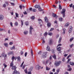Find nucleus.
Instances as JSON below:
<instances>
[{
  "instance_id": "nucleus-1",
  "label": "nucleus",
  "mask_w": 74,
  "mask_h": 74,
  "mask_svg": "<svg viewBox=\"0 0 74 74\" xmlns=\"http://www.w3.org/2000/svg\"><path fill=\"white\" fill-rule=\"evenodd\" d=\"M65 12H66V10L65 9H62V12H61V13L62 14L63 17L64 18L65 17Z\"/></svg>"
},
{
  "instance_id": "nucleus-2",
  "label": "nucleus",
  "mask_w": 74,
  "mask_h": 74,
  "mask_svg": "<svg viewBox=\"0 0 74 74\" xmlns=\"http://www.w3.org/2000/svg\"><path fill=\"white\" fill-rule=\"evenodd\" d=\"M61 63V61H60L59 62L56 61L55 62V64L56 66H59Z\"/></svg>"
},
{
  "instance_id": "nucleus-3",
  "label": "nucleus",
  "mask_w": 74,
  "mask_h": 74,
  "mask_svg": "<svg viewBox=\"0 0 74 74\" xmlns=\"http://www.w3.org/2000/svg\"><path fill=\"white\" fill-rule=\"evenodd\" d=\"M33 29V28L32 27V26H30L29 29V34H32V30Z\"/></svg>"
},
{
  "instance_id": "nucleus-4",
  "label": "nucleus",
  "mask_w": 74,
  "mask_h": 74,
  "mask_svg": "<svg viewBox=\"0 0 74 74\" xmlns=\"http://www.w3.org/2000/svg\"><path fill=\"white\" fill-rule=\"evenodd\" d=\"M73 30V27L71 26H70L69 27V33H71Z\"/></svg>"
},
{
  "instance_id": "nucleus-5",
  "label": "nucleus",
  "mask_w": 74,
  "mask_h": 74,
  "mask_svg": "<svg viewBox=\"0 0 74 74\" xmlns=\"http://www.w3.org/2000/svg\"><path fill=\"white\" fill-rule=\"evenodd\" d=\"M47 52L44 53L42 56V58H46V55H47Z\"/></svg>"
},
{
  "instance_id": "nucleus-6",
  "label": "nucleus",
  "mask_w": 74,
  "mask_h": 74,
  "mask_svg": "<svg viewBox=\"0 0 74 74\" xmlns=\"http://www.w3.org/2000/svg\"><path fill=\"white\" fill-rule=\"evenodd\" d=\"M20 73L19 72L17 71V70H15L13 72L12 74H20Z\"/></svg>"
},
{
  "instance_id": "nucleus-7",
  "label": "nucleus",
  "mask_w": 74,
  "mask_h": 74,
  "mask_svg": "<svg viewBox=\"0 0 74 74\" xmlns=\"http://www.w3.org/2000/svg\"><path fill=\"white\" fill-rule=\"evenodd\" d=\"M35 68L36 70H39V69H41V66H40L39 65H37L36 66Z\"/></svg>"
},
{
  "instance_id": "nucleus-8",
  "label": "nucleus",
  "mask_w": 74,
  "mask_h": 74,
  "mask_svg": "<svg viewBox=\"0 0 74 74\" xmlns=\"http://www.w3.org/2000/svg\"><path fill=\"white\" fill-rule=\"evenodd\" d=\"M4 16L2 15H0V20L2 21V20H3V19H4Z\"/></svg>"
},
{
  "instance_id": "nucleus-9",
  "label": "nucleus",
  "mask_w": 74,
  "mask_h": 74,
  "mask_svg": "<svg viewBox=\"0 0 74 74\" xmlns=\"http://www.w3.org/2000/svg\"><path fill=\"white\" fill-rule=\"evenodd\" d=\"M34 7L35 8H40V5H36L34 6Z\"/></svg>"
},
{
  "instance_id": "nucleus-10",
  "label": "nucleus",
  "mask_w": 74,
  "mask_h": 74,
  "mask_svg": "<svg viewBox=\"0 0 74 74\" xmlns=\"http://www.w3.org/2000/svg\"><path fill=\"white\" fill-rule=\"evenodd\" d=\"M52 16L54 18H55V17L56 18H58V16H56V14H55L54 13H53L52 14Z\"/></svg>"
},
{
  "instance_id": "nucleus-11",
  "label": "nucleus",
  "mask_w": 74,
  "mask_h": 74,
  "mask_svg": "<svg viewBox=\"0 0 74 74\" xmlns=\"http://www.w3.org/2000/svg\"><path fill=\"white\" fill-rule=\"evenodd\" d=\"M46 49L47 51H51V50L50 49V48L49 46H47L46 48Z\"/></svg>"
},
{
  "instance_id": "nucleus-12",
  "label": "nucleus",
  "mask_w": 74,
  "mask_h": 74,
  "mask_svg": "<svg viewBox=\"0 0 74 74\" xmlns=\"http://www.w3.org/2000/svg\"><path fill=\"white\" fill-rule=\"evenodd\" d=\"M49 45H51V44H52V39H50L49 40Z\"/></svg>"
},
{
  "instance_id": "nucleus-13",
  "label": "nucleus",
  "mask_w": 74,
  "mask_h": 74,
  "mask_svg": "<svg viewBox=\"0 0 74 74\" xmlns=\"http://www.w3.org/2000/svg\"><path fill=\"white\" fill-rule=\"evenodd\" d=\"M45 22H48V18H47V17H46L45 18Z\"/></svg>"
},
{
  "instance_id": "nucleus-14",
  "label": "nucleus",
  "mask_w": 74,
  "mask_h": 74,
  "mask_svg": "<svg viewBox=\"0 0 74 74\" xmlns=\"http://www.w3.org/2000/svg\"><path fill=\"white\" fill-rule=\"evenodd\" d=\"M38 21H39V24H41V22H42V20L40 19H38Z\"/></svg>"
},
{
  "instance_id": "nucleus-15",
  "label": "nucleus",
  "mask_w": 74,
  "mask_h": 74,
  "mask_svg": "<svg viewBox=\"0 0 74 74\" xmlns=\"http://www.w3.org/2000/svg\"><path fill=\"white\" fill-rule=\"evenodd\" d=\"M16 67L15 66H13L12 67V70H16Z\"/></svg>"
},
{
  "instance_id": "nucleus-16",
  "label": "nucleus",
  "mask_w": 74,
  "mask_h": 74,
  "mask_svg": "<svg viewBox=\"0 0 74 74\" xmlns=\"http://www.w3.org/2000/svg\"><path fill=\"white\" fill-rule=\"evenodd\" d=\"M47 25L48 27H50L51 25V24L50 23H48Z\"/></svg>"
},
{
  "instance_id": "nucleus-17",
  "label": "nucleus",
  "mask_w": 74,
  "mask_h": 74,
  "mask_svg": "<svg viewBox=\"0 0 74 74\" xmlns=\"http://www.w3.org/2000/svg\"><path fill=\"white\" fill-rule=\"evenodd\" d=\"M28 33V32L27 31H25L24 32V34H25V35L27 34Z\"/></svg>"
},
{
  "instance_id": "nucleus-18",
  "label": "nucleus",
  "mask_w": 74,
  "mask_h": 74,
  "mask_svg": "<svg viewBox=\"0 0 74 74\" xmlns=\"http://www.w3.org/2000/svg\"><path fill=\"white\" fill-rule=\"evenodd\" d=\"M57 50L58 51H60V47H58L57 46Z\"/></svg>"
},
{
  "instance_id": "nucleus-19",
  "label": "nucleus",
  "mask_w": 74,
  "mask_h": 74,
  "mask_svg": "<svg viewBox=\"0 0 74 74\" xmlns=\"http://www.w3.org/2000/svg\"><path fill=\"white\" fill-rule=\"evenodd\" d=\"M70 24L69 23H66L65 25V27H67V26H69V24Z\"/></svg>"
},
{
  "instance_id": "nucleus-20",
  "label": "nucleus",
  "mask_w": 74,
  "mask_h": 74,
  "mask_svg": "<svg viewBox=\"0 0 74 74\" xmlns=\"http://www.w3.org/2000/svg\"><path fill=\"white\" fill-rule=\"evenodd\" d=\"M31 56H33V50H32V49H31Z\"/></svg>"
},
{
  "instance_id": "nucleus-21",
  "label": "nucleus",
  "mask_w": 74,
  "mask_h": 74,
  "mask_svg": "<svg viewBox=\"0 0 74 74\" xmlns=\"http://www.w3.org/2000/svg\"><path fill=\"white\" fill-rule=\"evenodd\" d=\"M69 64L72 66H74V63L72 62H70Z\"/></svg>"
},
{
  "instance_id": "nucleus-22",
  "label": "nucleus",
  "mask_w": 74,
  "mask_h": 74,
  "mask_svg": "<svg viewBox=\"0 0 74 74\" xmlns=\"http://www.w3.org/2000/svg\"><path fill=\"white\" fill-rule=\"evenodd\" d=\"M2 55V56H3L5 58V57H7V55L5 54V53H3Z\"/></svg>"
},
{
  "instance_id": "nucleus-23",
  "label": "nucleus",
  "mask_w": 74,
  "mask_h": 74,
  "mask_svg": "<svg viewBox=\"0 0 74 74\" xmlns=\"http://www.w3.org/2000/svg\"><path fill=\"white\" fill-rule=\"evenodd\" d=\"M18 61V62H19V61H21V58L20 57H18L17 58Z\"/></svg>"
},
{
  "instance_id": "nucleus-24",
  "label": "nucleus",
  "mask_w": 74,
  "mask_h": 74,
  "mask_svg": "<svg viewBox=\"0 0 74 74\" xmlns=\"http://www.w3.org/2000/svg\"><path fill=\"white\" fill-rule=\"evenodd\" d=\"M50 61V60H47L45 62V64H47V63H48V62H49Z\"/></svg>"
},
{
  "instance_id": "nucleus-25",
  "label": "nucleus",
  "mask_w": 74,
  "mask_h": 74,
  "mask_svg": "<svg viewBox=\"0 0 74 74\" xmlns=\"http://www.w3.org/2000/svg\"><path fill=\"white\" fill-rule=\"evenodd\" d=\"M48 34L49 35V36H52L53 34L52 32H49L48 33Z\"/></svg>"
},
{
  "instance_id": "nucleus-26",
  "label": "nucleus",
  "mask_w": 74,
  "mask_h": 74,
  "mask_svg": "<svg viewBox=\"0 0 74 74\" xmlns=\"http://www.w3.org/2000/svg\"><path fill=\"white\" fill-rule=\"evenodd\" d=\"M4 45L6 47H8V43H4Z\"/></svg>"
},
{
  "instance_id": "nucleus-27",
  "label": "nucleus",
  "mask_w": 74,
  "mask_h": 74,
  "mask_svg": "<svg viewBox=\"0 0 74 74\" xmlns=\"http://www.w3.org/2000/svg\"><path fill=\"white\" fill-rule=\"evenodd\" d=\"M53 57L54 59H56V55L55 54L53 56Z\"/></svg>"
},
{
  "instance_id": "nucleus-28",
  "label": "nucleus",
  "mask_w": 74,
  "mask_h": 74,
  "mask_svg": "<svg viewBox=\"0 0 74 74\" xmlns=\"http://www.w3.org/2000/svg\"><path fill=\"white\" fill-rule=\"evenodd\" d=\"M61 40H62V38L60 37L59 39V40L58 41V43H60L61 42Z\"/></svg>"
},
{
  "instance_id": "nucleus-29",
  "label": "nucleus",
  "mask_w": 74,
  "mask_h": 74,
  "mask_svg": "<svg viewBox=\"0 0 74 74\" xmlns=\"http://www.w3.org/2000/svg\"><path fill=\"white\" fill-rule=\"evenodd\" d=\"M32 11H33V12H36L37 11V10H36V9H33Z\"/></svg>"
},
{
  "instance_id": "nucleus-30",
  "label": "nucleus",
  "mask_w": 74,
  "mask_h": 74,
  "mask_svg": "<svg viewBox=\"0 0 74 74\" xmlns=\"http://www.w3.org/2000/svg\"><path fill=\"white\" fill-rule=\"evenodd\" d=\"M11 50H12V49H15V46H14L13 47L10 48Z\"/></svg>"
},
{
  "instance_id": "nucleus-31",
  "label": "nucleus",
  "mask_w": 74,
  "mask_h": 74,
  "mask_svg": "<svg viewBox=\"0 0 74 74\" xmlns=\"http://www.w3.org/2000/svg\"><path fill=\"white\" fill-rule=\"evenodd\" d=\"M33 69V67H31L29 69L30 71H32V70Z\"/></svg>"
},
{
  "instance_id": "nucleus-32",
  "label": "nucleus",
  "mask_w": 74,
  "mask_h": 74,
  "mask_svg": "<svg viewBox=\"0 0 74 74\" xmlns=\"http://www.w3.org/2000/svg\"><path fill=\"white\" fill-rule=\"evenodd\" d=\"M63 30L64 31L63 32V34H65V30H66V29H65V28H64Z\"/></svg>"
},
{
  "instance_id": "nucleus-33",
  "label": "nucleus",
  "mask_w": 74,
  "mask_h": 74,
  "mask_svg": "<svg viewBox=\"0 0 74 74\" xmlns=\"http://www.w3.org/2000/svg\"><path fill=\"white\" fill-rule=\"evenodd\" d=\"M14 65V64L13 63V62H12L10 64V66L12 67Z\"/></svg>"
},
{
  "instance_id": "nucleus-34",
  "label": "nucleus",
  "mask_w": 74,
  "mask_h": 74,
  "mask_svg": "<svg viewBox=\"0 0 74 74\" xmlns=\"http://www.w3.org/2000/svg\"><path fill=\"white\" fill-rule=\"evenodd\" d=\"M59 9L60 10H62V6H61V5H59Z\"/></svg>"
},
{
  "instance_id": "nucleus-35",
  "label": "nucleus",
  "mask_w": 74,
  "mask_h": 74,
  "mask_svg": "<svg viewBox=\"0 0 74 74\" xmlns=\"http://www.w3.org/2000/svg\"><path fill=\"white\" fill-rule=\"evenodd\" d=\"M47 36V32H46L44 34V36L46 37Z\"/></svg>"
},
{
  "instance_id": "nucleus-36",
  "label": "nucleus",
  "mask_w": 74,
  "mask_h": 74,
  "mask_svg": "<svg viewBox=\"0 0 74 74\" xmlns=\"http://www.w3.org/2000/svg\"><path fill=\"white\" fill-rule=\"evenodd\" d=\"M62 20L63 18H59V21H62Z\"/></svg>"
},
{
  "instance_id": "nucleus-37",
  "label": "nucleus",
  "mask_w": 74,
  "mask_h": 74,
  "mask_svg": "<svg viewBox=\"0 0 74 74\" xmlns=\"http://www.w3.org/2000/svg\"><path fill=\"white\" fill-rule=\"evenodd\" d=\"M46 70H50V68L47 67V66H46Z\"/></svg>"
},
{
  "instance_id": "nucleus-38",
  "label": "nucleus",
  "mask_w": 74,
  "mask_h": 74,
  "mask_svg": "<svg viewBox=\"0 0 74 74\" xmlns=\"http://www.w3.org/2000/svg\"><path fill=\"white\" fill-rule=\"evenodd\" d=\"M14 25L16 26H18V22H16L14 23Z\"/></svg>"
},
{
  "instance_id": "nucleus-39",
  "label": "nucleus",
  "mask_w": 74,
  "mask_h": 74,
  "mask_svg": "<svg viewBox=\"0 0 74 74\" xmlns=\"http://www.w3.org/2000/svg\"><path fill=\"white\" fill-rule=\"evenodd\" d=\"M3 65L4 66L5 69V68L7 67V65H6L5 64H3Z\"/></svg>"
},
{
  "instance_id": "nucleus-40",
  "label": "nucleus",
  "mask_w": 74,
  "mask_h": 74,
  "mask_svg": "<svg viewBox=\"0 0 74 74\" xmlns=\"http://www.w3.org/2000/svg\"><path fill=\"white\" fill-rule=\"evenodd\" d=\"M38 10L39 11H42V10H41V8H40H40H38Z\"/></svg>"
},
{
  "instance_id": "nucleus-41",
  "label": "nucleus",
  "mask_w": 74,
  "mask_h": 74,
  "mask_svg": "<svg viewBox=\"0 0 74 74\" xmlns=\"http://www.w3.org/2000/svg\"><path fill=\"white\" fill-rule=\"evenodd\" d=\"M35 18V17H34V16H32L31 17V19L32 20H33V19H34Z\"/></svg>"
},
{
  "instance_id": "nucleus-42",
  "label": "nucleus",
  "mask_w": 74,
  "mask_h": 74,
  "mask_svg": "<svg viewBox=\"0 0 74 74\" xmlns=\"http://www.w3.org/2000/svg\"><path fill=\"white\" fill-rule=\"evenodd\" d=\"M25 24L26 26H28V25H29V23L28 22H25Z\"/></svg>"
},
{
  "instance_id": "nucleus-43",
  "label": "nucleus",
  "mask_w": 74,
  "mask_h": 74,
  "mask_svg": "<svg viewBox=\"0 0 74 74\" xmlns=\"http://www.w3.org/2000/svg\"><path fill=\"white\" fill-rule=\"evenodd\" d=\"M14 59H15V57H14V56H13L12 58V62H14Z\"/></svg>"
},
{
  "instance_id": "nucleus-44",
  "label": "nucleus",
  "mask_w": 74,
  "mask_h": 74,
  "mask_svg": "<svg viewBox=\"0 0 74 74\" xmlns=\"http://www.w3.org/2000/svg\"><path fill=\"white\" fill-rule=\"evenodd\" d=\"M13 53H14V51H11V52H10V53H9V54L10 55L13 54Z\"/></svg>"
},
{
  "instance_id": "nucleus-45",
  "label": "nucleus",
  "mask_w": 74,
  "mask_h": 74,
  "mask_svg": "<svg viewBox=\"0 0 74 74\" xmlns=\"http://www.w3.org/2000/svg\"><path fill=\"white\" fill-rule=\"evenodd\" d=\"M16 16L17 18H18V17H19V16H18V14L16 13Z\"/></svg>"
},
{
  "instance_id": "nucleus-46",
  "label": "nucleus",
  "mask_w": 74,
  "mask_h": 74,
  "mask_svg": "<svg viewBox=\"0 0 74 74\" xmlns=\"http://www.w3.org/2000/svg\"><path fill=\"white\" fill-rule=\"evenodd\" d=\"M24 71L26 74H27V69H26L24 70Z\"/></svg>"
},
{
  "instance_id": "nucleus-47",
  "label": "nucleus",
  "mask_w": 74,
  "mask_h": 74,
  "mask_svg": "<svg viewBox=\"0 0 74 74\" xmlns=\"http://www.w3.org/2000/svg\"><path fill=\"white\" fill-rule=\"evenodd\" d=\"M23 13H24V15H27V12H26V11L23 12Z\"/></svg>"
},
{
  "instance_id": "nucleus-48",
  "label": "nucleus",
  "mask_w": 74,
  "mask_h": 74,
  "mask_svg": "<svg viewBox=\"0 0 74 74\" xmlns=\"http://www.w3.org/2000/svg\"><path fill=\"white\" fill-rule=\"evenodd\" d=\"M21 55H23V51H21Z\"/></svg>"
},
{
  "instance_id": "nucleus-49",
  "label": "nucleus",
  "mask_w": 74,
  "mask_h": 74,
  "mask_svg": "<svg viewBox=\"0 0 74 74\" xmlns=\"http://www.w3.org/2000/svg\"><path fill=\"white\" fill-rule=\"evenodd\" d=\"M24 63V61H23V63H22L21 65L20 66V67H22V66H23V64Z\"/></svg>"
},
{
  "instance_id": "nucleus-50",
  "label": "nucleus",
  "mask_w": 74,
  "mask_h": 74,
  "mask_svg": "<svg viewBox=\"0 0 74 74\" xmlns=\"http://www.w3.org/2000/svg\"><path fill=\"white\" fill-rule=\"evenodd\" d=\"M71 60V59L70 58L68 59L67 61L68 63H69V62H70V61Z\"/></svg>"
},
{
  "instance_id": "nucleus-51",
  "label": "nucleus",
  "mask_w": 74,
  "mask_h": 74,
  "mask_svg": "<svg viewBox=\"0 0 74 74\" xmlns=\"http://www.w3.org/2000/svg\"><path fill=\"white\" fill-rule=\"evenodd\" d=\"M19 8H20L21 10H22V6L21 5H20Z\"/></svg>"
},
{
  "instance_id": "nucleus-52",
  "label": "nucleus",
  "mask_w": 74,
  "mask_h": 74,
  "mask_svg": "<svg viewBox=\"0 0 74 74\" xmlns=\"http://www.w3.org/2000/svg\"><path fill=\"white\" fill-rule=\"evenodd\" d=\"M42 40H43L42 42V44H44V43H45V40H43V39H42Z\"/></svg>"
},
{
  "instance_id": "nucleus-53",
  "label": "nucleus",
  "mask_w": 74,
  "mask_h": 74,
  "mask_svg": "<svg viewBox=\"0 0 74 74\" xmlns=\"http://www.w3.org/2000/svg\"><path fill=\"white\" fill-rule=\"evenodd\" d=\"M56 71H57V73H59V72L60 71V70H59V69H58Z\"/></svg>"
},
{
  "instance_id": "nucleus-54",
  "label": "nucleus",
  "mask_w": 74,
  "mask_h": 74,
  "mask_svg": "<svg viewBox=\"0 0 74 74\" xmlns=\"http://www.w3.org/2000/svg\"><path fill=\"white\" fill-rule=\"evenodd\" d=\"M11 4L12 5V6H14V5H15V4L13 3H11Z\"/></svg>"
},
{
  "instance_id": "nucleus-55",
  "label": "nucleus",
  "mask_w": 74,
  "mask_h": 74,
  "mask_svg": "<svg viewBox=\"0 0 74 74\" xmlns=\"http://www.w3.org/2000/svg\"><path fill=\"white\" fill-rule=\"evenodd\" d=\"M73 39H74V38H72L71 39H70V41L71 42L73 40Z\"/></svg>"
},
{
  "instance_id": "nucleus-56",
  "label": "nucleus",
  "mask_w": 74,
  "mask_h": 74,
  "mask_svg": "<svg viewBox=\"0 0 74 74\" xmlns=\"http://www.w3.org/2000/svg\"><path fill=\"white\" fill-rule=\"evenodd\" d=\"M3 7H6V5H5V4H4L3 5Z\"/></svg>"
},
{
  "instance_id": "nucleus-57",
  "label": "nucleus",
  "mask_w": 74,
  "mask_h": 74,
  "mask_svg": "<svg viewBox=\"0 0 74 74\" xmlns=\"http://www.w3.org/2000/svg\"><path fill=\"white\" fill-rule=\"evenodd\" d=\"M41 51H39V52L38 53V55H41Z\"/></svg>"
},
{
  "instance_id": "nucleus-58",
  "label": "nucleus",
  "mask_w": 74,
  "mask_h": 74,
  "mask_svg": "<svg viewBox=\"0 0 74 74\" xmlns=\"http://www.w3.org/2000/svg\"><path fill=\"white\" fill-rule=\"evenodd\" d=\"M10 25L12 27H13V25H12V22L10 23Z\"/></svg>"
},
{
  "instance_id": "nucleus-59",
  "label": "nucleus",
  "mask_w": 74,
  "mask_h": 74,
  "mask_svg": "<svg viewBox=\"0 0 74 74\" xmlns=\"http://www.w3.org/2000/svg\"><path fill=\"white\" fill-rule=\"evenodd\" d=\"M55 3L56 4H58V1L56 0L55 1Z\"/></svg>"
},
{
  "instance_id": "nucleus-60",
  "label": "nucleus",
  "mask_w": 74,
  "mask_h": 74,
  "mask_svg": "<svg viewBox=\"0 0 74 74\" xmlns=\"http://www.w3.org/2000/svg\"><path fill=\"white\" fill-rule=\"evenodd\" d=\"M54 29L53 28H51V29L50 30V32H51V31H52Z\"/></svg>"
},
{
  "instance_id": "nucleus-61",
  "label": "nucleus",
  "mask_w": 74,
  "mask_h": 74,
  "mask_svg": "<svg viewBox=\"0 0 74 74\" xmlns=\"http://www.w3.org/2000/svg\"><path fill=\"white\" fill-rule=\"evenodd\" d=\"M29 10H30V11H32V10H33V9H32V8H29Z\"/></svg>"
},
{
  "instance_id": "nucleus-62",
  "label": "nucleus",
  "mask_w": 74,
  "mask_h": 74,
  "mask_svg": "<svg viewBox=\"0 0 74 74\" xmlns=\"http://www.w3.org/2000/svg\"><path fill=\"white\" fill-rule=\"evenodd\" d=\"M73 46H74V44H72L71 46V47H70L71 48H72Z\"/></svg>"
},
{
  "instance_id": "nucleus-63",
  "label": "nucleus",
  "mask_w": 74,
  "mask_h": 74,
  "mask_svg": "<svg viewBox=\"0 0 74 74\" xmlns=\"http://www.w3.org/2000/svg\"><path fill=\"white\" fill-rule=\"evenodd\" d=\"M27 52H26V53H25V57H26V56H27Z\"/></svg>"
},
{
  "instance_id": "nucleus-64",
  "label": "nucleus",
  "mask_w": 74,
  "mask_h": 74,
  "mask_svg": "<svg viewBox=\"0 0 74 74\" xmlns=\"http://www.w3.org/2000/svg\"><path fill=\"white\" fill-rule=\"evenodd\" d=\"M65 60V59H64V58H63L62 60V61L63 62H64Z\"/></svg>"
}]
</instances>
